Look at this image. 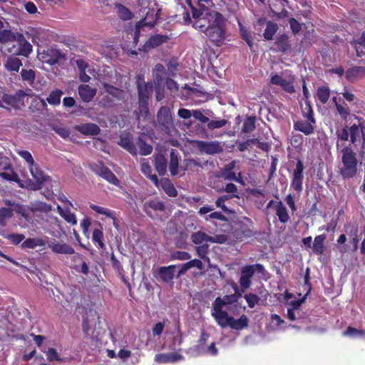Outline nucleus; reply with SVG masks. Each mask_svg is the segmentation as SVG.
<instances>
[{"label":"nucleus","mask_w":365,"mask_h":365,"mask_svg":"<svg viewBox=\"0 0 365 365\" xmlns=\"http://www.w3.org/2000/svg\"><path fill=\"white\" fill-rule=\"evenodd\" d=\"M141 171L148 178H150L156 186H158V179L155 175H152V168L148 163L145 161H143L141 163Z\"/></svg>","instance_id":"nucleus-39"},{"label":"nucleus","mask_w":365,"mask_h":365,"mask_svg":"<svg viewBox=\"0 0 365 365\" xmlns=\"http://www.w3.org/2000/svg\"><path fill=\"white\" fill-rule=\"evenodd\" d=\"M99 82L103 86L105 92L116 100H122L125 97L124 91L119 89L106 82L104 79L98 78Z\"/></svg>","instance_id":"nucleus-16"},{"label":"nucleus","mask_w":365,"mask_h":365,"mask_svg":"<svg viewBox=\"0 0 365 365\" xmlns=\"http://www.w3.org/2000/svg\"><path fill=\"white\" fill-rule=\"evenodd\" d=\"M103 229L101 225L99 224L98 227H96L93 231L92 239L94 242L98 243V246L101 248H103L105 246L104 243L103 242Z\"/></svg>","instance_id":"nucleus-42"},{"label":"nucleus","mask_w":365,"mask_h":365,"mask_svg":"<svg viewBox=\"0 0 365 365\" xmlns=\"http://www.w3.org/2000/svg\"><path fill=\"white\" fill-rule=\"evenodd\" d=\"M18 35L10 30H3L0 31V42L4 43L6 48L11 46L10 44L15 42Z\"/></svg>","instance_id":"nucleus-28"},{"label":"nucleus","mask_w":365,"mask_h":365,"mask_svg":"<svg viewBox=\"0 0 365 365\" xmlns=\"http://www.w3.org/2000/svg\"><path fill=\"white\" fill-rule=\"evenodd\" d=\"M210 236L204 232L198 231L191 235V240L194 244L200 245L203 242H209Z\"/></svg>","instance_id":"nucleus-41"},{"label":"nucleus","mask_w":365,"mask_h":365,"mask_svg":"<svg viewBox=\"0 0 365 365\" xmlns=\"http://www.w3.org/2000/svg\"><path fill=\"white\" fill-rule=\"evenodd\" d=\"M53 130L59 135L61 138L67 139L69 138L71 132L70 130L66 126L61 125H56L53 127Z\"/></svg>","instance_id":"nucleus-52"},{"label":"nucleus","mask_w":365,"mask_h":365,"mask_svg":"<svg viewBox=\"0 0 365 365\" xmlns=\"http://www.w3.org/2000/svg\"><path fill=\"white\" fill-rule=\"evenodd\" d=\"M326 239L325 235H320L315 237L313 245H312V251L314 253L317 255H322L324 251V240Z\"/></svg>","instance_id":"nucleus-35"},{"label":"nucleus","mask_w":365,"mask_h":365,"mask_svg":"<svg viewBox=\"0 0 365 365\" xmlns=\"http://www.w3.org/2000/svg\"><path fill=\"white\" fill-rule=\"evenodd\" d=\"M244 298L250 308H253L259 301V297L255 294L252 293L245 294Z\"/></svg>","instance_id":"nucleus-57"},{"label":"nucleus","mask_w":365,"mask_h":365,"mask_svg":"<svg viewBox=\"0 0 365 365\" xmlns=\"http://www.w3.org/2000/svg\"><path fill=\"white\" fill-rule=\"evenodd\" d=\"M76 65L79 70V72L83 71H87L88 73L94 76L95 69L91 67L88 64V63H86L84 60H83V59L76 60Z\"/></svg>","instance_id":"nucleus-53"},{"label":"nucleus","mask_w":365,"mask_h":365,"mask_svg":"<svg viewBox=\"0 0 365 365\" xmlns=\"http://www.w3.org/2000/svg\"><path fill=\"white\" fill-rule=\"evenodd\" d=\"M78 91L81 99L85 103H89L96 95L97 89L88 84H81L78 86Z\"/></svg>","instance_id":"nucleus-17"},{"label":"nucleus","mask_w":365,"mask_h":365,"mask_svg":"<svg viewBox=\"0 0 365 365\" xmlns=\"http://www.w3.org/2000/svg\"><path fill=\"white\" fill-rule=\"evenodd\" d=\"M240 31L242 38L246 41L248 46L252 48L253 46L252 38L250 34L240 24Z\"/></svg>","instance_id":"nucleus-55"},{"label":"nucleus","mask_w":365,"mask_h":365,"mask_svg":"<svg viewBox=\"0 0 365 365\" xmlns=\"http://www.w3.org/2000/svg\"><path fill=\"white\" fill-rule=\"evenodd\" d=\"M60 58V53L52 48H48L42 51H38V58L43 63H48L49 65L56 64Z\"/></svg>","instance_id":"nucleus-13"},{"label":"nucleus","mask_w":365,"mask_h":365,"mask_svg":"<svg viewBox=\"0 0 365 365\" xmlns=\"http://www.w3.org/2000/svg\"><path fill=\"white\" fill-rule=\"evenodd\" d=\"M16 41L17 42L18 47L15 44H12L11 46H9L6 48L8 53L28 57L33 51L31 44L22 35H18Z\"/></svg>","instance_id":"nucleus-7"},{"label":"nucleus","mask_w":365,"mask_h":365,"mask_svg":"<svg viewBox=\"0 0 365 365\" xmlns=\"http://www.w3.org/2000/svg\"><path fill=\"white\" fill-rule=\"evenodd\" d=\"M364 76H365V67L354 66L346 71V78L351 82H354Z\"/></svg>","instance_id":"nucleus-22"},{"label":"nucleus","mask_w":365,"mask_h":365,"mask_svg":"<svg viewBox=\"0 0 365 365\" xmlns=\"http://www.w3.org/2000/svg\"><path fill=\"white\" fill-rule=\"evenodd\" d=\"M138 4L141 7L140 12L144 18L139 21L136 26L135 34V42L138 41L140 31L143 30L144 27L148 26L152 28L154 26L160 11L154 0H138Z\"/></svg>","instance_id":"nucleus-3"},{"label":"nucleus","mask_w":365,"mask_h":365,"mask_svg":"<svg viewBox=\"0 0 365 365\" xmlns=\"http://www.w3.org/2000/svg\"><path fill=\"white\" fill-rule=\"evenodd\" d=\"M90 207L98 214L103 215L108 217L112 218L115 220L114 213L108 209L103 207H100L93 204L90 205ZM114 225L115 223L114 222Z\"/></svg>","instance_id":"nucleus-48"},{"label":"nucleus","mask_w":365,"mask_h":365,"mask_svg":"<svg viewBox=\"0 0 365 365\" xmlns=\"http://www.w3.org/2000/svg\"><path fill=\"white\" fill-rule=\"evenodd\" d=\"M177 265H170L168 267H161L159 269V275L163 282H168L174 277V270Z\"/></svg>","instance_id":"nucleus-29"},{"label":"nucleus","mask_w":365,"mask_h":365,"mask_svg":"<svg viewBox=\"0 0 365 365\" xmlns=\"http://www.w3.org/2000/svg\"><path fill=\"white\" fill-rule=\"evenodd\" d=\"M63 93L60 90H55L52 91L49 96L47 98V101L48 103L56 106L58 105L61 102V97Z\"/></svg>","instance_id":"nucleus-50"},{"label":"nucleus","mask_w":365,"mask_h":365,"mask_svg":"<svg viewBox=\"0 0 365 365\" xmlns=\"http://www.w3.org/2000/svg\"><path fill=\"white\" fill-rule=\"evenodd\" d=\"M115 9L116 12L118 14V16L123 20H129L132 19L133 14L128 9H127L125 6L116 4H115Z\"/></svg>","instance_id":"nucleus-40"},{"label":"nucleus","mask_w":365,"mask_h":365,"mask_svg":"<svg viewBox=\"0 0 365 365\" xmlns=\"http://www.w3.org/2000/svg\"><path fill=\"white\" fill-rule=\"evenodd\" d=\"M29 169L34 180V182L30 183V188L33 190L41 189L44 181L46 180V176L43 172L35 163L32 165H29Z\"/></svg>","instance_id":"nucleus-10"},{"label":"nucleus","mask_w":365,"mask_h":365,"mask_svg":"<svg viewBox=\"0 0 365 365\" xmlns=\"http://www.w3.org/2000/svg\"><path fill=\"white\" fill-rule=\"evenodd\" d=\"M147 205L155 210H163L164 205L162 202L158 200H151L147 203Z\"/></svg>","instance_id":"nucleus-64"},{"label":"nucleus","mask_w":365,"mask_h":365,"mask_svg":"<svg viewBox=\"0 0 365 365\" xmlns=\"http://www.w3.org/2000/svg\"><path fill=\"white\" fill-rule=\"evenodd\" d=\"M46 243V240L42 238H28L21 244V247L24 249H34L38 246H45Z\"/></svg>","instance_id":"nucleus-33"},{"label":"nucleus","mask_w":365,"mask_h":365,"mask_svg":"<svg viewBox=\"0 0 365 365\" xmlns=\"http://www.w3.org/2000/svg\"><path fill=\"white\" fill-rule=\"evenodd\" d=\"M48 247L55 254L73 255L75 252L74 249L69 245L56 240L50 242Z\"/></svg>","instance_id":"nucleus-14"},{"label":"nucleus","mask_w":365,"mask_h":365,"mask_svg":"<svg viewBox=\"0 0 365 365\" xmlns=\"http://www.w3.org/2000/svg\"><path fill=\"white\" fill-rule=\"evenodd\" d=\"M350 141L354 147L364 145L365 143L364 127L361 124H354L349 128Z\"/></svg>","instance_id":"nucleus-9"},{"label":"nucleus","mask_w":365,"mask_h":365,"mask_svg":"<svg viewBox=\"0 0 365 365\" xmlns=\"http://www.w3.org/2000/svg\"><path fill=\"white\" fill-rule=\"evenodd\" d=\"M165 68L162 64H157L153 71V81L158 87H160L165 79Z\"/></svg>","instance_id":"nucleus-26"},{"label":"nucleus","mask_w":365,"mask_h":365,"mask_svg":"<svg viewBox=\"0 0 365 365\" xmlns=\"http://www.w3.org/2000/svg\"><path fill=\"white\" fill-rule=\"evenodd\" d=\"M138 145L140 148V153L143 155H150L153 151L152 146L143 141H140Z\"/></svg>","instance_id":"nucleus-58"},{"label":"nucleus","mask_w":365,"mask_h":365,"mask_svg":"<svg viewBox=\"0 0 365 365\" xmlns=\"http://www.w3.org/2000/svg\"><path fill=\"white\" fill-rule=\"evenodd\" d=\"M21 76L23 81H26L29 85H31L35 79V73L32 69H22Z\"/></svg>","instance_id":"nucleus-51"},{"label":"nucleus","mask_w":365,"mask_h":365,"mask_svg":"<svg viewBox=\"0 0 365 365\" xmlns=\"http://www.w3.org/2000/svg\"><path fill=\"white\" fill-rule=\"evenodd\" d=\"M46 356H47L48 360L50 361H53L54 360H57V361L61 360L58 353L56 352V349H54L53 348H50L46 351Z\"/></svg>","instance_id":"nucleus-63"},{"label":"nucleus","mask_w":365,"mask_h":365,"mask_svg":"<svg viewBox=\"0 0 365 365\" xmlns=\"http://www.w3.org/2000/svg\"><path fill=\"white\" fill-rule=\"evenodd\" d=\"M157 187H161L170 197H175L178 195L174 185L168 179H163L160 182L158 181V186Z\"/></svg>","instance_id":"nucleus-32"},{"label":"nucleus","mask_w":365,"mask_h":365,"mask_svg":"<svg viewBox=\"0 0 365 365\" xmlns=\"http://www.w3.org/2000/svg\"><path fill=\"white\" fill-rule=\"evenodd\" d=\"M51 205L46 204V202L36 201L35 202L31 203L30 210L32 212H41L43 213H47L51 210Z\"/></svg>","instance_id":"nucleus-38"},{"label":"nucleus","mask_w":365,"mask_h":365,"mask_svg":"<svg viewBox=\"0 0 365 365\" xmlns=\"http://www.w3.org/2000/svg\"><path fill=\"white\" fill-rule=\"evenodd\" d=\"M277 29L278 26L277 24L272 21H268L267 23V26L263 34L264 37L267 40H272Z\"/></svg>","instance_id":"nucleus-43"},{"label":"nucleus","mask_w":365,"mask_h":365,"mask_svg":"<svg viewBox=\"0 0 365 365\" xmlns=\"http://www.w3.org/2000/svg\"><path fill=\"white\" fill-rule=\"evenodd\" d=\"M21 104V101L19 98L10 95H4L2 98V101H0V106L6 108V106L11 108H17Z\"/></svg>","instance_id":"nucleus-30"},{"label":"nucleus","mask_w":365,"mask_h":365,"mask_svg":"<svg viewBox=\"0 0 365 365\" xmlns=\"http://www.w3.org/2000/svg\"><path fill=\"white\" fill-rule=\"evenodd\" d=\"M317 96L322 104L326 103L330 96L329 89L325 86L319 87L317 89Z\"/></svg>","instance_id":"nucleus-46"},{"label":"nucleus","mask_w":365,"mask_h":365,"mask_svg":"<svg viewBox=\"0 0 365 365\" xmlns=\"http://www.w3.org/2000/svg\"><path fill=\"white\" fill-rule=\"evenodd\" d=\"M227 302L220 297H217L212 304V316L216 322L222 328L230 327L236 330L242 329L248 326V318L246 315H242L238 319L230 316L223 310V307Z\"/></svg>","instance_id":"nucleus-2"},{"label":"nucleus","mask_w":365,"mask_h":365,"mask_svg":"<svg viewBox=\"0 0 365 365\" xmlns=\"http://www.w3.org/2000/svg\"><path fill=\"white\" fill-rule=\"evenodd\" d=\"M169 170L172 175H177L178 172L179 158L175 150H171L170 154Z\"/></svg>","instance_id":"nucleus-37"},{"label":"nucleus","mask_w":365,"mask_h":365,"mask_svg":"<svg viewBox=\"0 0 365 365\" xmlns=\"http://www.w3.org/2000/svg\"><path fill=\"white\" fill-rule=\"evenodd\" d=\"M75 129L86 135H96L99 134L101 129L95 123H88L75 126Z\"/></svg>","instance_id":"nucleus-21"},{"label":"nucleus","mask_w":365,"mask_h":365,"mask_svg":"<svg viewBox=\"0 0 365 365\" xmlns=\"http://www.w3.org/2000/svg\"><path fill=\"white\" fill-rule=\"evenodd\" d=\"M294 76L288 71L271 78V83L281 86L285 91L290 93L294 92Z\"/></svg>","instance_id":"nucleus-5"},{"label":"nucleus","mask_w":365,"mask_h":365,"mask_svg":"<svg viewBox=\"0 0 365 365\" xmlns=\"http://www.w3.org/2000/svg\"><path fill=\"white\" fill-rule=\"evenodd\" d=\"M167 36L160 34L153 35L150 37L145 44L146 48H155L165 42Z\"/></svg>","instance_id":"nucleus-36"},{"label":"nucleus","mask_w":365,"mask_h":365,"mask_svg":"<svg viewBox=\"0 0 365 365\" xmlns=\"http://www.w3.org/2000/svg\"><path fill=\"white\" fill-rule=\"evenodd\" d=\"M354 47L358 56L365 55V35H361L358 39L354 41Z\"/></svg>","instance_id":"nucleus-44"},{"label":"nucleus","mask_w":365,"mask_h":365,"mask_svg":"<svg viewBox=\"0 0 365 365\" xmlns=\"http://www.w3.org/2000/svg\"><path fill=\"white\" fill-rule=\"evenodd\" d=\"M199 10L192 11L193 26L203 32L215 45H221L225 38V19L215 11L212 0H193Z\"/></svg>","instance_id":"nucleus-1"},{"label":"nucleus","mask_w":365,"mask_h":365,"mask_svg":"<svg viewBox=\"0 0 365 365\" xmlns=\"http://www.w3.org/2000/svg\"><path fill=\"white\" fill-rule=\"evenodd\" d=\"M192 116L197 120L202 123H207L209 118L203 115L202 112L200 110H194L192 111Z\"/></svg>","instance_id":"nucleus-61"},{"label":"nucleus","mask_w":365,"mask_h":365,"mask_svg":"<svg viewBox=\"0 0 365 365\" xmlns=\"http://www.w3.org/2000/svg\"><path fill=\"white\" fill-rule=\"evenodd\" d=\"M336 147L341 162V166L339 168L340 174L344 178H353L357 173L358 160L356 153L349 145H344L340 148V145L337 143Z\"/></svg>","instance_id":"nucleus-4"},{"label":"nucleus","mask_w":365,"mask_h":365,"mask_svg":"<svg viewBox=\"0 0 365 365\" xmlns=\"http://www.w3.org/2000/svg\"><path fill=\"white\" fill-rule=\"evenodd\" d=\"M227 124V120L222 119L217 120H210L207 122V128L210 130H214L224 127Z\"/></svg>","instance_id":"nucleus-56"},{"label":"nucleus","mask_w":365,"mask_h":365,"mask_svg":"<svg viewBox=\"0 0 365 365\" xmlns=\"http://www.w3.org/2000/svg\"><path fill=\"white\" fill-rule=\"evenodd\" d=\"M303 170V164L302 161L299 160L297 163L296 168L294 170L293 178L291 184L292 187L297 192H300L302 189Z\"/></svg>","instance_id":"nucleus-15"},{"label":"nucleus","mask_w":365,"mask_h":365,"mask_svg":"<svg viewBox=\"0 0 365 365\" xmlns=\"http://www.w3.org/2000/svg\"><path fill=\"white\" fill-rule=\"evenodd\" d=\"M99 104L104 108H110L114 105V101L109 95H106L100 100Z\"/></svg>","instance_id":"nucleus-60"},{"label":"nucleus","mask_w":365,"mask_h":365,"mask_svg":"<svg viewBox=\"0 0 365 365\" xmlns=\"http://www.w3.org/2000/svg\"><path fill=\"white\" fill-rule=\"evenodd\" d=\"M302 115L306 119L311 120L312 123H316V120L314 118L313 109L309 102L305 103L304 107L302 108Z\"/></svg>","instance_id":"nucleus-49"},{"label":"nucleus","mask_w":365,"mask_h":365,"mask_svg":"<svg viewBox=\"0 0 365 365\" xmlns=\"http://www.w3.org/2000/svg\"><path fill=\"white\" fill-rule=\"evenodd\" d=\"M255 118H248L244 123L243 125V131L245 133H249L253 130L255 128Z\"/></svg>","instance_id":"nucleus-59"},{"label":"nucleus","mask_w":365,"mask_h":365,"mask_svg":"<svg viewBox=\"0 0 365 365\" xmlns=\"http://www.w3.org/2000/svg\"><path fill=\"white\" fill-rule=\"evenodd\" d=\"M196 147L200 153L207 155L220 154L223 152L224 145L217 140L212 141H196Z\"/></svg>","instance_id":"nucleus-8"},{"label":"nucleus","mask_w":365,"mask_h":365,"mask_svg":"<svg viewBox=\"0 0 365 365\" xmlns=\"http://www.w3.org/2000/svg\"><path fill=\"white\" fill-rule=\"evenodd\" d=\"M185 170H195L198 167H200V163H197L195 160L193 159H187L185 161Z\"/></svg>","instance_id":"nucleus-62"},{"label":"nucleus","mask_w":365,"mask_h":365,"mask_svg":"<svg viewBox=\"0 0 365 365\" xmlns=\"http://www.w3.org/2000/svg\"><path fill=\"white\" fill-rule=\"evenodd\" d=\"M276 44L278 48L282 51H287L291 48L287 35H282L277 39Z\"/></svg>","instance_id":"nucleus-45"},{"label":"nucleus","mask_w":365,"mask_h":365,"mask_svg":"<svg viewBox=\"0 0 365 365\" xmlns=\"http://www.w3.org/2000/svg\"><path fill=\"white\" fill-rule=\"evenodd\" d=\"M138 91L140 103L145 104L153 93V86L152 84L145 83V82H139L138 84Z\"/></svg>","instance_id":"nucleus-18"},{"label":"nucleus","mask_w":365,"mask_h":365,"mask_svg":"<svg viewBox=\"0 0 365 365\" xmlns=\"http://www.w3.org/2000/svg\"><path fill=\"white\" fill-rule=\"evenodd\" d=\"M17 55L12 54L7 57L4 67L8 71L18 73L23 63L20 58L16 57Z\"/></svg>","instance_id":"nucleus-20"},{"label":"nucleus","mask_w":365,"mask_h":365,"mask_svg":"<svg viewBox=\"0 0 365 365\" xmlns=\"http://www.w3.org/2000/svg\"><path fill=\"white\" fill-rule=\"evenodd\" d=\"M96 173L106 180L108 182L115 185H119V180L115 176V175L107 168L104 166H101L98 170L96 171Z\"/></svg>","instance_id":"nucleus-27"},{"label":"nucleus","mask_w":365,"mask_h":365,"mask_svg":"<svg viewBox=\"0 0 365 365\" xmlns=\"http://www.w3.org/2000/svg\"><path fill=\"white\" fill-rule=\"evenodd\" d=\"M316 123H312L311 120H297L294 123V129L299 130L306 135H309L314 133V125Z\"/></svg>","instance_id":"nucleus-19"},{"label":"nucleus","mask_w":365,"mask_h":365,"mask_svg":"<svg viewBox=\"0 0 365 365\" xmlns=\"http://www.w3.org/2000/svg\"><path fill=\"white\" fill-rule=\"evenodd\" d=\"M267 208H274L275 213L281 222L285 223L289 220V216L287 208L281 201L275 202L274 200H271L267 204Z\"/></svg>","instance_id":"nucleus-12"},{"label":"nucleus","mask_w":365,"mask_h":365,"mask_svg":"<svg viewBox=\"0 0 365 365\" xmlns=\"http://www.w3.org/2000/svg\"><path fill=\"white\" fill-rule=\"evenodd\" d=\"M155 168L160 175H164L167 172V160L164 155H156L155 157Z\"/></svg>","instance_id":"nucleus-31"},{"label":"nucleus","mask_w":365,"mask_h":365,"mask_svg":"<svg viewBox=\"0 0 365 365\" xmlns=\"http://www.w3.org/2000/svg\"><path fill=\"white\" fill-rule=\"evenodd\" d=\"M158 120L163 126L168 127L172 123V116L168 107H161L158 113Z\"/></svg>","instance_id":"nucleus-23"},{"label":"nucleus","mask_w":365,"mask_h":365,"mask_svg":"<svg viewBox=\"0 0 365 365\" xmlns=\"http://www.w3.org/2000/svg\"><path fill=\"white\" fill-rule=\"evenodd\" d=\"M16 153L26 162L28 166L32 165L35 163L31 154L29 151L24 150H17Z\"/></svg>","instance_id":"nucleus-54"},{"label":"nucleus","mask_w":365,"mask_h":365,"mask_svg":"<svg viewBox=\"0 0 365 365\" xmlns=\"http://www.w3.org/2000/svg\"><path fill=\"white\" fill-rule=\"evenodd\" d=\"M0 176L11 181L18 180V175L11 168L9 159L5 156H0Z\"/></svg>","instance_id":"nucleus-11"},{"label":"nucleus","mask_w":365,"mask_h":365,"mask_svg":"<svg viewBox=\"0 0 365 365\" xmlns=\"http://www.w3.org/2000/svg\"><path fill=\"white\" fill-rule=\"evenodd\" d=\"M58 214L68 222L72 225L77 224V219L74 213L68 209H63L60 205L57 206Z\"/></svg>","instance_id":"nucleus-34"},{"label":"nucleus","mask_w":365,"mask_h":365,"mask_svg":"<svg viewBox=\"0 0 365 365\" xmlns=\"http://www.w3.org/2000/svg\"><path fill=\"white\" fill-rule=\"evenodd\" d=\"M255 271L262 272L264 271L263 266L260 264H257L254 265L245 266L242 268L240 284L243 289V291L250 287L251 284V279Z\"/></svg>","instance_id":"nucleus-6"},{"label":"nucleus","mask_w":365,"mask_h":365,"mask_svg":"<svg viewBox=\"0 0 365 365\" xmlns=\"http://www.w3.org/2000/svg\"><path fill=\"white\" fill-rule=\"evenodd\" d=\"M182 359V356L178 353L160 354L155 356L158 363H173Z\"/></svg>","instance_id":"nucleus-24"},{"label":"nucleus","mask_w":365,"mask_h":365,"mask_svg":"<svg viewBox=\"0 0 365 365\" xmlns=\"http://www.w3.org/2000/svg\"><path fill=\"white\" fill-rule=\"evenodd\" d=\"M13 208L2 207L0 209V225L5 226L6 220L10 219L14 215Z\"/></svg>","instance_id":"nucleus-47"},{"label":"nucleus","mask_w":365,"mask_h":365,"mask_svg":"<svg viewBox=\"0 0 365 365\" xmlns=\"http://www.w3.org/2000/svg\"><path fill=\"white\" fill-rule=\"evenodd\" d=\"M118 144L133 155L136 154V148L131 141L129 133H122L120 135Z\"/></svg>","instance_id":"nucleus-25"}]
</instances>
